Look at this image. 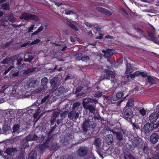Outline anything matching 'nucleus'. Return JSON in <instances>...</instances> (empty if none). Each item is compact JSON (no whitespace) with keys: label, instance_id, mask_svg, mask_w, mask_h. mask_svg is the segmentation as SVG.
I'll return each mask as SVG.
<instances>
[{"label":"nucleus","instance_id":"obj_39","mask_svg":"<svg viewBox=\"0 0 159 159\" xmlns=\"http://www.w3.org/2000/svg\"><path fill=\"white\" fill-rule=\"evenodd\" d=\"M58 148V144L57 143H52L51 145V149L54 151L57 150Z\"/></svg>","mask_w":159,"mask_h":159},{"label":"nucleus","instance_id":"obj_5","mask_svg":"<svg viewBox=\"0 0 159 159\" xmlns=\"http://www.w3.org/2000/svg\"><path fill=\"white\" fill-rule=\"evenodd\" d=\"M20 19H24L25 20H34L38 21L39 18L38 17L34 15L27 13H24L20 16Z\"/></svg>","mask_w":159,"mask_h":159},{"label":"nucleus","instance_id":"obj_54","mask_svg":"<svg viewBox=\"0 0 159 159\" xmlns=\"http://www.w3.org/2000/svg\"><path fill=\"white\" fill-rule=\"evenodd\" d=\"M13 68H14V66H10L8 68L6 69L4 72V74H6L11 70Z\"/></svg>","mask_w":159,"mask_h":159},{"label":"nucleus","instance_id":"obj_64","mask_svg":"<svg viewBox=\"0 0 159 159\" xmlns=\"http://www.w3.org/2000/svg\"><path fill=\"white\" fill-rule=\"evenodd\" d=\"M79 116V114L78 112H76L75 111V113L74 115V119L75 120H76Z\"/></svg>","mask_w":159,"mask_h":159},{"label":"nucleus","instance_id":"obj_19","mask_svg":"<svg viewBox=\"0 0 159 159\" xmlns=\"http://www.w3.org/2000/svg\"><path fill=\"white\" fill-rule=\"evenodd\" d=\"M65 89L63 87H60L57 89L55 91V93L57 96H60L64 93Z\"/></svg>","mask_w":159,"mask_h":159},{"label":"nucleus","instance_id":"obj_20","mask_svg":"<svg viewBox=\"0 0 159 159\" xmlns=\"http://www.w3.org/2000/svg\"><path fill=\"white\" fill-rule=\"evenodd\" d=\"M6 18L8 20L12 23L15 22L16 20V18L14 17L13 14L12 13H8Z\"/></svg>","mask_w":159,"mask_h":159},{"label":"nucleus","instance_id":"obj_45","mask_svg":"<svg viewBox=\"0 0 159 159\" xmlns=\"http://www.w3.org/2000/svg\"><path fill=\"white\" fill-rule=\"evenodd\" d=\"M94 96L97 98L101 97L102 96V93L101 92H96L94 94Z\"/></svg>","mask_w":159,"mask_h":159},{"label":"nucleus","instance_id":"obj_63","mask_svg":"<svg viewBox=\"0 0 159 159\" xmlns=\"http://www.w3.org/2000/svg\"><path fill=\"white\" fill-rule=\"evenodd\" d=\"M65 13L66 15H70L74 13V12L70 10H67L65 11Z\"/></svg>","mask_w":159,"mask_h":159},{"label":"nucleus","instance_id":"obj_6","mask_svg":"<svg viewBox=\"0 0 159 159\" xmlns=\"http://www.w3.org/2000/svg\"><path fill=\"white\" fill-rule=\"evenodd\" d=\"M104 73L105 75L104 76L103 75V77L105 79L109 80L110 78L111 79H113L116 76L115 73L114 71L108 69H106L104 70Z\"/></svg>","mask_w":159,"mask_h":159},{"label":"nucleus","instance_id":"obj_59","mask_svg":"<svg viewBox=\"0 0 159 159\" xmlns=\"http://www.w3.org/2000/svg\"><path fill=\"white\" fill-rule=\"evenodd\" d=\"M9 128V127L7 126H4L2 128V129L4 132H7L8 131Z\"/></svg>","mask_w":159,"mask_h":159},{"label":"nucleus","instance_id":"obj_21","mask_svg":"<svg viewBox=\"0 0 159 159\" xmlns=\"http://www.w3.org/2000/svg\"><path fill=\"white\" fill-rule=\"evenodd\" d=\"M113 134L116 135V139L117 140L121 141L123 139V135L121 134V133L116 132L113 130L111 131Z\"/></svg>","mask_w":159,"mask_h":159},{"label":"nucleus","instance_id":"obj_46","mask_svg":"<svg viewBox=\"0 0 159 159\" xmlns=\"http://www.w3.org/2000/svg\"><path fill=\"white\" fill-rule=\"evenodd\" d=\"M139 112L143 116H144L146 113V111L144 108H142L139 111Z\"/></svg>","mask_w":159,"mask_h":159},{"label":"nucleus","instance_id":"obj_30","mask_svg":"<svg viewBox=\"0 0 159 159\" xmlns=\"http://www.w3.org/2000/svg\"><path fill=\"white\" fill-rule=\"evenodd\" d=\"M134 105V99H129L125 107L127 108H130V107H133Z\"/></svg>","mask_w":159,"mask_h":159},{"label":"nucleus","instance_id":"obj_2","mask_svg":"<svg viewBox=\"0 0 159 159\" xmlns=\"http://www.w3.org/2000/svg\"><path fill=\"white\" fill-rule=\"evenodd\" d=\"M123 117L129 122L132 123V118L134 116L133 112L131 108L125 107L124 109Z\"/></svg>","mask_w":159,"mask_h":159},{"label":"nucleus","instance_id":"obj_17","mask_svg":"<svg viewBox=\"0 0 159 159\" xmlns=\"http://www.w3.org/2000/svg\"><path fill=\"white\" fill-rule=\"evenodd\" d=\"M17 151V150L16 148H7L5 151V153L8 155H11L13 152H15Z\"/></svg>","mask_w":159,"mask_h":159},{"label":"nucleus","instance_id":"obj_40","mask_svg":"<svg viewBox=\"0 0 159 159\" xmlns=\"http://www.w3.org/2000/svg\"><path fill=\"white\" fill-rule=\"evenodd\" d=\"M82 53L81 52H79L75 55V56L76 57V59L77 60H81V58L82 57Z\"/></svg>","mask_w":159,"mask_h":159},{"label":"nucleus","instance_id":"obj_23","mask_svg":"<svg viewBox=\"0 0 159 159\" xmlns=\"http://www.w3.org/2000/svg\"><path fill=\"white\" fill-rule=\"evenodd\" d=\"M123 93L122 92H117L115 96H114L113 98V100L114 101H116L120 99L123 96Z\"/></svg>","mask_w":159,"mask_h":159},{"label":"nucleus","instance_id":"obj_16","mask_svg":"<svg viewBox=\"0 0 159 159\" xmlns=\"http://www.w3.org/2000/svg\"><path fill=\"white\" fill-rule=\"evenodd\" d=\"M147 33L149 37L151 39V40L155 43H157L158 41L157 38L154 36V34L151 30L147 31Z\"/></svg>","mask_w":159,"mask_h":159},{"label":"nucleus","instance_id":"obj_15","mask_svg":"<svg viewBox=\"0 0 159 159\" xmlns=\"http://www.w3.org/2000/svg\"><path fill=\"white\" fill-rule=\"evenodd\" d=\"M59 113L58 112H54L52 113V116L51 117L50 123L51 125H53L56 122L57 119L59 116Z\"/></svg>","mask_w":159,"mask_h":159},{"label":"nucleus","instance_id":"obj_31","mask_svg":"<svg viewBox=\"0 0 159 159\" xmlns=\"http://www.w3.org/2000/svg\"><path fill=\"white\" fill-rule=\"evenodd\" d=\"M20 126L18 124H14L13 127V133L15 134V133H17L18 134L19 132Z\"/></svg>","mask_w":159,"mask_h":159},{"label":"nucleus","instance_id":"obj_22","mask_svg":"<svg viewBox=\"0 0 159 159\" xmlns=\"http://www.w3.org/2000/svg\"><path fill=\"white\" fill-rule=\"evenodd\" d=\"M113 136L112 134H109L107 135L106 137L105 141L108 144H110L112 143L113 140Z\"/></svg>","mask_w":159,"mask_h":159},{"label":"nucleus","instance_id":"obj_49","mask_svg":"<svg viewBox=\"0 0 159 159\" xmlns=\"http://www.w3.org/2000/svg\"><path fill=\"white\" fill-rule=\"evenodd\" d=\"M25 155L24 153L21 152L18 156L17 159H23L24 158Z\"/></svg>","mask_w":159,"mask_h":159},{"label":"nucleus","instance_id":"obj_27","mask_svg":"<svg viewBox=\"0 0 159 159\" xmlns=\"http://www.w3.org/2000/svg\"><path fill=\"white\" fill-rule=\"evenodd\" d=\"M67 23L68 25L71 29L75 31H77L78 30V27L69 21H67Z\"/></svg>","mask_w":159,"mask_h":159},{"label":"nucleus","instance_id":"obj_18","mask_svg":"<svg viewBox=\"0 0 159 159\" xmlns=\"http://www.w3.org/2000/svg\"><path fill=\"white\" fill-rule=\"evenodd\" d=\"M147 78L149 84L150 85H153L157 84V79L155 77L154 78L151 77L150 75H148L147 76Z\"/></svg>","mask_w":159,"mask_h":159},{"label":"nucleus","instance_id":"obj_44","mask_svg":"<svg viewBox=\"0 0 159 159\" xmlns=\"http://www.w3.org/2000/svg\"><path fill=\"white\" fill-rule=\"evenodd\" d=\"M49 97V95H48L45 96L41 100V102L40 104H43L47 100H48Z\"/></svg>","mask_w":159,"mask_h":159},{"label":"nucleus","instance_id":"obj_26","mask_svg":"<svg viewBox=\"0 0 159 159\" xmlns=\"http://www.w3.org/2000/svg\"><path fill=\"white\" fill-rule=\"evenodd\" d=\"M38 103L37 102H34L33 104L31 106V107H34V109H31L30 108V110H28V113H32V112H36V108H37V106H38L37 104H38Z\"/></svg>","mask_w":159,"mask_h":159},{"label":"nucleus","instance_id":"obj_37","mask_svg":"<svg viewBox=\"0 0 159 159\" xmlns=\"http://www.w3.org/2000/svg\"><path fill=\"white\" fill-rule=\"evenodd\" d=\"M75 113V111L73 110L69 112L68 114V117L70 119L72 120L74 116V115Z\"/></svg>","mask_w":159,"mask_h":159},{"label":"nucleus","instance_id":"obj_33","mask_svg":"<svg viewBox=\"0 0 159 159\" xmlns=\"http://www.w3.org/2000/svg\"><path fill=\"white\" fill-rule=\"evenodd\" d=\"M81 105V103L79 102H77L74 103L72 107V109L73 110H77L79 108V106Z\"/></svg>","mask_w":159,"mask_h":159},{"label":"nucleus","instance_id":"obj_25","mask_svg":"<svg viewBox=\"0 0 159 159\" xmlns=\"http://www.w3.org/2000/svg\"><path fill=\"white\" fill-rule=\"evenodd\" d=\"M92 101V99L90 98L83 99L82 104L84 107L86 106H87L89 105H90V104H89V103H90Z\"/></svg>","mask_w":159,"mask_h":159},{"label":"nucleus","instance_id":"obj_24","mask_svg":"<svg viewBox=\"0 0 159 159\" xmlns=\"http://www.w3.org/2000/svg\"><path fill=\"white\" fill-rule=\"evenodd\" d=\"M37 157V153L34 150H32L28 155V159H35Z\"/></svg>","mask_w":159,"mask_h":159},{"label":"nucleus","instance_id":"obj_12","mask_svg":"<svg viewBox=\"0 0 159 159\" xmlns=\"http://www.w3.org/2000/svg\"><path fill=\"white\" fill-rule=\"evenodd\" d=\"M102 52L104 53V57L107 58L112 56L114 54L112 49L107 48L106 51H102Z\"/></svg>","mask_w":159,"mask_h":159},{"label":"nucleus","instance_id":"obj_56","mask_svg":"<svg viewBox=\"0 0 159 159\" xmlns=\"http://www.w3.org/2000/svg\"><path fill=\"white\" fill-rule=\"evenodd\" d=\"M132 126L133 128H135L136 129H140V127L138 124L134 123L132 124Z\"/></svg>","mask_w":159,"mask_h":159},{"label":"nucleus","instance_id":"obj_29","mask_svg":"<svg viewBox=\"0 0 159 159\" xmlns=\"http://www.w3.org/2000/svg\"><path fill=\"white\" fill-rule=\"evenodd\" d=\"M126 69L125 71L126 74L131 73L132 72V67L130 63H127L126 64Z\"/></svg>","mask_w":159,"mask_h":159},{"label":"nucleus","instance_id":"obj_34","mask_svg":"<svg viewBox=\"0 0 159 159\" xmlns=\"http://www.w3.org/2000/svg\"><path fill=\"white\" fill-rule=\"evenodd\" d=\"M26 55H25L24 58V61L25 62H30L34 59V57L30 55H27L28 58H26Z\"/></svg>","mask_w":159,"mask_h":159},{"label":"nucleus","instance_id":"obj_50","mask_svg":"<svg viewBox=\"0 0 159 159\" xmlns=\"http://www.w3.org/2000/svg\"><path fill=\"white\" fill-rule=\"evenodd\" d=\"M50 139H48L46 142L43 143V145L46 148H48L49 147L48 142H49Z\"/></svg>","mask_w":159,"mask_h":159},{"label":"nucleus","instance_id":"obj_61","mask_svg":"<svg viewBox=\"0 0 159 159\" xmlns=\"http://www.w3.org/2000/svg\"><path fill=\"white\" fill-rule=\"evenodd\" d=\"M135 29L136 31L138 33H140L141 34L142 33L143 31L142 30H141L140 28L137 27V28H135Z\"/></svg>","mask_w":159,"mask_h":159},{"label":"nucleus","instance_id":"obj_57","mask_svg":"<svg viewBox=\"0 0 159 159\" xmlns=\"http://www.w3.org/2000/svg\"><path fill=\"white\" fill-rule=\"evenodd\" d=\"M139 74L143 77H145L148 76L147 75V73H145L144 72H139Z\"/></svg>","mask_w":159,"mask_h":159},{"label":"nucleus","instance_id":"obj_7","mask_svg":"<svg viewBox=\"0 0 159 159\" xmlns=\"http://www.w3.org/2000/svg\"><path fill=\"white\" fill-rule=\"evenodd\" d=\"M88 153V149L85 147H80L77 151V153L81 157H85Z\"/></svg>","mask_w":159,"mask_h":159},{"label":"nucleus","instance_id":"obj_11","mask_svg":"<svg viewBox=\"0 0 159 159\" xmlns=\"http://www.w3.org/2000/svg\"><path fill=\"white\" fill-rule=\"evenodd\" d=\"M158 135L156 133H153L150 137V141L153 144L156 143L158 142Z\"/></svg>","mask_w":159,"mask_h":159},{"label":"nucleus","instance_id":"obj_9","mask_svg":"<svg viewBox=\"0 0 159 159\" xmlns=\"http://www.w3.org/2000/svg\"><path fill=\"white\" fill-rule=\"evenodd\" d=\"M86 112L94 113L96 110V104H93L89 105L84 107Z\"/></svg>","mask_w":159,"mask_h":159},{"label":"nucleus","instance_id":"obj_13","mask_svg":"<svg viewBox=\"0 0 159 159\" xmlns=\"http://www.w3.org/2000/svg\"><path fill=\"white\" fill-rule=\"evenodd\" d=\"M59 79L58 77H55L50 81L51 86L53 89H55L57 86Z\"/></svg>","mask_w":159,"mask_h":159},{"label":"nucleus","instance_id":"obj_14","mask_svg":"<svg viewBox=\"0 0 159 159\" xmlns=\"http://www.w3.org/2000/svg\"><path fill=\"white\" fill-rule=\"evenodd\" d=\"M39 137L35 134H30L25 138V140L27 141H35L38 139Z\"/></svg>","mask_w":159,"mask_h":159},{"label":"nucleus","instance_id":"obj_52","mask_svg":"<svg viewBox=\"0 0 159 159\" xmlns=\"http://www.w3.org/2000/svg\"><path fill=\"white\" fill-rule=\"evenodd\" d=\"M64 159H73V157L72 156L68 154L65 156Z\"/></svg>","mask_w":159,"mask_h":159},{"label":"nucleus","instance_id":"obj_10","mask_svg":"<svg viewBox=\"0 0 159 159\" xmlns=\"http://www.w3.org/2000/svg\"><path fill=\"white\" fill-rule=\"evenodd\" d=\"M96 9L102 13L107 16H111L112 15L111 12L109 10L101 7H96Z\"/></svg>","mask_w":159,"mask_h":159},{"label":"nucleus","instance_id":"obj_55","mask_svg":"<svg viewBox=\"0 0 159 159\" xmlns=\"http://www.w3.org/2000/svg\"><path fill=\"white\" fill-rule=\"evenodd\" d=\"M34 27V25H32L30 27H28V32L30 33L32 32Z\"/></svg>","mask_w":159,"mask_h":159},{"label":"nucleus","instance_id":"obj_62","mask_svg":"<svg viewBox=\"0 0 159 159\" xmlns=\"http://www.w3.org/2000/svg\"><path fill=\"white\" fill-rule=\"evenodd\" d=\"M43 29V26H41L40 27H39L38 30H37L38 32L39 33V32H41L42 31Z\"/></svg>","mask_w":159,"mask_h":159},{"label":"nucleus","instance_id":"obj_48","mask_svg":"<svg viewBox=\"0 0 159 159\" xmlns=\"http://www.w3.org/2000/svg\"><path fill=\"white\" fill-rule=\"evenodd\" d=\"M57 127V125L55 124L54 126L51 127V129L50 130L48 133L49 135L51 134L54 131V129Z\"/></svg>","mask_w":159,"mask_h":159},{"label":"nucleus","instance_id":"obj_58","mask_svg":"<svg viewBox=\"0 0 159 159\" xmlns=\"http://www.w3.org/2000/svg\"><path fill=\"white\" fill-rule=\"evenodd\" d=\"M10 25L12 26V27L14 28H16L17 27H19L21 26V24H20L19 25H16L14 24H13L12 23Z\"/></svg>","mask_w":159,"mask_h":159},{"label":"nucleus","instance_id":"obj_53","mask_svg":"<svg viewBox=\"0 0 159 159\" xmlns=\"http://www.w3.org/2000/svg\"><path fill=\"white\" fill-rule=\"evenodd\" d=\"M40 42V40L39 39H36V40H34L30 44L31 45H33L35 44H37L39 43Z\"/></svg>","mask_w":159,"mask_h":159},{"label":"nucleus","instance_id":"obj_38","mask_svg":"<svg viewBox=\"0 0 159 159\" xmlns=\"http://www.w3.org/2000/svg\"><path fill=\"white\" fill-rule=\"evenodd\" d=\"M37 80H33L31 81L28 84V88L34 87L36 83Z\"/></svg>","mask_w":159,"mask_h":159},{"label":"nucleus","instance_id":"obj_47","mask_svg":"<svg viewBox=\"0 0 159 159\" xmlns=\"http://www.w3.org/2000/svg\"><path fill=\"white\" fill-rule=\"evenodd\" d=\"M26 141L24 142L22 145V147L24 148H26L29 147V144L28 143L29 141H27V140H25Z\"/></svg>","mask_w":159,"mask_h":159},{"label":"nucleus","instance_id":"obj_35","mask_svg":"<svg viewBox=\"0 0 159 159\" xmlns=\"http://www.w3.org/2000/svg\"><path fill=\"white\" fill-rule=\"evenodd\" d=\"M26 55H25L24 58V61L25 62H30L34 59V57L30 55H27L28 58H26Z\"/></svg>","mask_w":159,"mask_h":159},{"label":"nucleus","instance_id":"obj_43","mask_svg":"<svg viewBox=\"0 0 159 159\" xmlns=\"http://www.w3.org/2000/svg\"><path fill=\"white\" fill-rule=\"evenodd\" d=\"M90 59V58L88 56H83L81 58V60L84 62H87Z\"/></svg>","mask_w":159,"mask_h":159},{"label":"nucleus","instance_id":"obj_28","mask_svg":"<svg viewBox=\"0 0 159 159\" xmlns=\"http://www.w3.org/2000/svg\"><path fill=\"white\" fill-rule=\"evenodd\" d=\"M36 69V67H28L27 69L24 70V73L26 75L31 72L34 71Z\"/></svg>","mask_w":159,"mask_h":159},{"label":"nucleus","instance_id":"obj_36","mask_svg":"<svg viewBox=\"0 0 159 159\" xmlns=\"http://www.w3.org/2000/svg\"><path fill=\"white\" fill-rule=\"evenodd\" d=\"M1 8L4 10H7L10 9V6L8 4L4 3L1 6Z\"/></svg>","mask_w":159,"mask_h":159},{"label":"nucleus","instance_id":"obj_51","mask_svg":"<svg viewBox=\"0 0 159 159\" xmlns=\"http://www.w3.org/2000/svg\"><path fill=\"white\" fill-rule=\"evenodd\" d=\"M68 111H65L62 113L61 114V117L62 118H64L66 117V116L67 115V113L68 112Z\"/></svg>","mask_w":159,"mask_h":159},{"label":"nucleus","instance_id":"obj_3","mask_svg":"<svg viewBox=\"0 0 159 159\" xmlns=\"http://www.w3.org/2000/svg\"><path fill=\"white\" fill-rule=\"evenodd\" d=\"M159 127V122H157L155 124L150 123H147L144 125L143 130L146 134L151 133L154 129H157Z\"/></svg>","mask_w":159,"mask_h":159},{"label":"nucleus","instance_id":"obj_32","mask_svg":"<svg viewBox=\"0 0 159 159\" xmlns=\"http://www.w3.org/2000/svg\"><path fill=\"white\" fill-rule=\"evenodd\" d=\"M48 82V80L46 77L43 78L41 80V85L44 88L47 85Z\"/></svg>","mask_w":159,"mask_h":159},{"label":"nucleus","instance_id":"obj_4","mask_svg":"<svg viewBox=\"0 0 159 159\" xmlns=\"http://www.w3.org/2000/svg\"><path fill=\"white\" fill-rule=\"evenodd\" d=\"M96 126V124L89 120H86L82 124V127L83 131L87 132L90 128H94Z\"/></svg>","mask_w":159,"mask_h":159},{"label":"nucleus","instance_id":"obj_42","mask_svg":"<svg viewBox=\"0 0 159 159\" xmlns=\"http://www.w3.org/2000/svg\"><path fill=\"white\" fill-rule=\"evenodd\" d=\"M41 90L38 89H36L35 90L32 91L31 92V95H38L39 93H40Z\"/></svg>","mask_w":159,"mask_h":159},{"label":"nucleus","instance_id":"obj_8","mask_svg":"<svg viewBox=\"0 0 159 159\" xmlns=\"http://www.w3.org/2000/svg\"><path fill=\"white\" fill-rule=\"evenodd\" d=\"M17 56L16 55L11 56L10 57H7L5 59L2 61L1 63L2 64H8L13 62L16 59Z\"/></svg>","mask_w":159,"mask_h":159},{"label":"nucleus","instance_id":"obj_1","mask_svg":"<svg viewBox=\"0 0 159 159\" xmlns=\"http://www.w3.org/2000/svg\"><path fill=\"white\" fill-rule=\"evenodd\" d=\"M132 143L134 147H138V149H142L143 152L145 153L148 151L147 145L145 144L141 138L138 137H134Z\"/></svg>","mask_w":159,"mask_h":159},{"label":"nucleus","instance_id":"obj_41","mask_svg":"<svg viewBox=\"0 0 159 159\" xmlns=\"http://www.w3.org/2000/svg\"><path fill=\"white\" fill-rule=\"evenodd\" d=\"M94 143L97 147L99 148L100 146V142L99 140V139H95Z\"/></svg>","mask_w":159,"mask_h":159},{"label":"nucleus","instance_id":"obj_60","mask_svg":"<svg viewBox=\"0 0 159 159\" xmlns=\"http://www.w3.org/2000/svg\"><path fill=\"white\" fill-rule=\"evenodd\" d=\"M73 79V77L72 76H70L69 75H67L66 78H65V80L66 81L68 80H71Z\"/></svg>","mask_w":159,"mask_h":159}]
</instances>
